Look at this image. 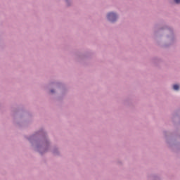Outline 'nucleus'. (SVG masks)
<instances>
[{
  "instance_id": "f257e3e1",
  "label": "nucleus",
  "mask_w": 180,
  "mask_h": 180,
  "mask_svg": "<svg viewBox=\"0 0 180 180\" xmlns=\"http://www.w3.org/2000/svg\"><path fill=\"white\" fill-rule=\"evenodd\" d=\"M107 18L110 22H115L117 19V15L115 13H110L108 14Z\"/></svg>"
},
{
  "instance_id": "f03ea898",
  "label": "nucleus",
  "mask_w": 180,
  "mask_h": 180,
  "mask_svg": "<svg viewBox=\"0 0 180 180\" xmlns=\"http://www.w3.org/2000/svg\"><path fill=\"white\" fill-rule=\"evenodd\" d=\"M173 89H174V91H178V89H179V85L178 84H174L173 86Z\"/></svg>"
},
{
  "instance_id": "7ed1b4c3",
  "label": "nucleus",
  "mask_w": 180,
  "mask_h": 180,
  "mask_svg": "<svg viewBox=\"0 0 180 180\" xmlns=\"http://www.w3.org/2000/svg\"><path fill=\"white\" fill-rule=\"evenodd\" d=\"M174 2H175L176 4H180V0H174Z\"/></svg>"
},
{
  "instance_id": "20e7f679",
  "label": "nucleus",
  "mask_w": 180,
  "mask_h": 180,
  "mask_svg": "<svg viewBox=\"0 0 180 180\" xmlns=\"http://www.w3.org/2000/svg\"><path fill=\"white\" fill-rule=\"evenodd\" d=\"M51 92L53 93V92H54V91H53V90H51Z\"/></svg>"
}]
</instances>
